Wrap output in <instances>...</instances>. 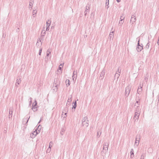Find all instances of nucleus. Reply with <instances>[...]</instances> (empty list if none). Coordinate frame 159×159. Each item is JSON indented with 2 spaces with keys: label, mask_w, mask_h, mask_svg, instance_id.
I'll use <instances>...</instances> for the list:
<instances>
[{
  "label": "nucleus",
  "mask_w": 159,
  "mask_h": 159,
  "mask_svg": "<svg viewBox=\"0 0 159 159\" xmlns=\"http://www.w3.org/2000/svg\"><path fill=\"white\" fill-rule=\"evenodd\" d=\"M54 82L52 87L53 90L55 92L57 91V87L59 86L60 84V81L58 79H54Z\"/></svg>",
  "instance_id": "1"
},
{
  "label": "nucleus",
  "mask_w": 159,
  "mask_h": 159,
  "mask_svg": "<svg viewBox=\"0 0 159 159\" xmlns=\"http://www.w3.org/2000/svg\"><path fill=\"white\" fill-rule=\"evenodd\" d=\"M108 146L109 144L108 143H105V144L104 145L103 148V150L101 152L102 154L104 153L105 154L107 152Z\"/></svg>",
  "instance_id": "2"
},
{
  "label": "nucleus",
  "mask_w": 159,
  "mask_h": 159,
  "mask_svg": "<svg viewBox=\"0 0 159 159\" xmlns=\"http://www.w3.org/2000/svg\"><path fill=\"white\" fill-rule=\"evenodd\" d=\"M140 39H139V40L138 42V44L137 45V47L136 48V50L138 52H140L142 50L143 48V46L142 44H140L139 41H140Z\"/></svg>",
  "instance_id": "3"
},
{
  "label": "nucleus",
  "mask_w": 159,
  "mask_h": 159,
  "mask_svg": "<svg viewBox=\"0 0 159 159\" xmlns=\"http://www.w3.org/2000/svg\"><path fill=\"white\" fill-rule=\"evenodd\" d=\"M131 87L130 86H128L125 88V96L128 97L130 92Z\"/></svg>",
  "instance_id": "4"
},
{
  "label": "nucleus",
  "mask_w": 159,
  "mask_h": 159,
  "mask_svg": "<svg viewBox=\"0 0 159 159\" xmlns=\"http://www.w3.org/2000/svg\"><path fill=\"white\" fill-rule=\"evenodd\" d=\"M140 139V134H137L135 138V144L137 146H138L139 144V141Z\"/></svg>",
  "instance_id": "5"
},
{
  "label": "nucleus",
  "mask_w": 159,
  "mask_h": 159,
  "mask_svg": "<svg viewBox=\"0 0 159 159\" xmlns=\"http://www.w3.org/2000/svg\"><path fill=\"white\" fill-rule=\"evenodd\" d=\"M30 117V116L28 115H26L25 117L23 119V125H26L28 123Z\"/></svg>",
  "instance_id": "6"
},
{
  "label": "nucleus",
  "mask_w": 159,
  "mask_h": 159,
  "mask_svg": "<svg viewBox=\"0 0 159 159\" xmlns=\"http://www.w3.org/2000/svg\"><path fill=\"white\" fill-rule=\"evenodd\" d=\"M136 111L134 113V119L135 121H137L139 118V114H138V111H137V110H136Z\"/></svg>",
  "instance_id": "7"
},
{
  "label": "nucleus",
  "mask_w": 159,
  "mask_h": 159,
  "mask_svg": "<svg viewBox=\"0 0 159 159\" xmlns=\"http://www.w3.org/2000/svg\"><path fill=\"white\" fill-rule=\"evenodd\" d=\"M34 104L33 103L32 106V109L34 111H36L37 110V107L36 106L37 105V101L35 100L34 101Z\"/></svg>",
  "instance_id": "8"
},
{
  "label": "nucleus",
  "mask_w": 159,
  "mask_h": 159,
  "mask_svg": "<svg viewBox=\"0 0 159 159\" xmlns=\"http://www.w3.org/2000/svg\"><path fill=\"white\" fill-rule=\"evenodd\" d=\"M136 21V18L135 16L134 15H132L131 16V19L130 21V23H131V24H133Z\"/></svg>",
  "instance_id": "9"
},
{
  "label": "nucleus",
  "mask_w": 159,
  "mask_h": 159,
  "mask_svg": "<svg viewBox=\"0 0 159 159\" xmlns=\"http://www.w3.org/2000/svg\"><path fill=\"white\" fill-rule=\"evenodd\" d=\"M37 134L38 132L36 131V130H34L32 134H30V137L31 138H34Z\"/></svg>",
  "instance_id": "10"
},
{
  "label": "nucleus",
  "mask_w": 159,
  "mask_h": 159,
  "mask_svg": "<svg viewBox=\"0 0 159 159\" xmlns=\"http://www.w3.org/2000/svg\"><path fill=\"white\" fill-rule=\"evenodd\" d=\"M71 98H72V97L71 96L70 97H69V98L68 99V100L67 101L66 104V106L67 107H68V105H70L71 103V100H72Z\"/></svg>",
  "instance_id": "11"
},
{
  "label": "nucleus",
  "mask_w": 159,
  "mask_h": 159,
  "mask_svg": "<svg viewBox=\"0 0 159 159\" xmlns=\"http://www.w3.org/2000/svg\"><path fill=\"white\" fill-rule=\"evenodd\" d=\"M105 70H103L101 72L100 76V78L101 80H102L103 78L104 75H105Z\"/></svg>",
  "instance_id": "12"
},
{
  "label": "nucleus",
  "mask_w": 159,
  "mask_h": 159,
  "mask_svg": "<svg viewBox=\"0 0 159 159\" xmlns=\"http://www.w3.org/2000/svg\"><path fill=\"white\" fill-rule=\"evenodd\" d=\"M41 126L40 125H38L37 127L35 128V130H36V131L38 132V134L40 132L41 129Z\"/></svg>",
  "instance_id": "13"
},
{
  "label": "nucleus",
  "mask_w": 159,
  "mask_h": 159,
  "mask_svg": "<svg viewBox=\"0 0 159 159\" xmlns=\"http://www.w3.org/2000/svg\"><path fill=\"white\" fill-rule=\"evenodd\" d=\"M21 80L20 78L17 79L16 80V82L15 84L16 86H18V85H19L21 82Z\"/></svg>",
  "instance_id": "14"
},
{
  "label": "nucleus",
  "mask_w": 159,
  "mask_h": 159,
  "mask_svg": "<svg viewBox=\"0 0 159 159\" xmlns=\"http://www.w3.org/2000/svg\"><path fill=\"white\" fill-rule=\"evenodd\" d=\"M82 123H84V122H89L88 117L87 116L84 117L82 119Z\"/></svg>",
  "instance_id": "15"
},
{
  "label": "nucleus",
  "mask_w": 159,
  "mask_h": 159,
  "mask_svg": "<svg viewBox=\"0 0 159 159\" xmlns=\"http://www.w3.org/2000/svg\"><path fill=\"white\" fill-rule=\"evenodd\" d=\"M130 158H133L134 156V151L133 149V148H132L131 150V151L130 152Z\"/></svg>",
  "instance_id": "16"
},
{
  "label": "nucleus",
  "mask_w": 159,
  "mask_h": 159,
  "mask_svg": "<svg viewBox=\"0 0 159 159\" xmlns=\"http://www.w3.org/2000/svg\"><path fill=\"white\" fill-rule=\"evenodd\" d=\"M51 52L48 51V50H47V54L46 56L45 57V60L46 61H47L48 60V57H46L47 56H49V55L50 54Z\"/></svg>",
  "instance_id": "17"
},
{
  "label": "nucleus",
  "mask_w": 159,
  "mask_h": 159,
  "mask_svg": "<svg viewBox=\"0 0 159 159\" xmlns=\"http://www.w3.org/2000/svg\"><path fill=\"white\" fill-rule=\"evenodd\" d=\"M66 85L67 87H68L69 86L70 84V81L69 80H66Z\"/></svg>",
  "instance_id": "18"
},
{
  "label": "nucleus",
  "mask_w": 159,
  "mask_h": 159,
  "mask_svg": "<svg viewBox=\"0 0 159 159\" xmlns=\"http://www.w3.org/2000/svg\"><path fill=\"white\" fill-rule=\"evenodd\" d=\"M12 113L13 111L11 110L10 109L9 111V118H11L12 117Z\"/></svg>",
  "instance_id": "19"
},
{
  "label": "nucleus",
  "mask_w": 159,
  "mask_h": 159,
  "mask_svg": "<svg viewBox=\"0 0 159 159\" xmlns=\"http://www.w3.org/2000/svg\"><path fill=\"white\" fill-rule=\"evenodd\" d=\"M114 31H112L110 33L109 37L110 39L113 38L114 36Z\"/></svg>",
  "instance_id": "20"
},
{
  "label": "nucleus",
  "mask_w": 159,
  "mask_h": 159,
  "mask_svg": "<svg viewBox=\"0 0 159 159\" xmlns=\"http://www.w3.org/2000/svg\"><path fill=\"white\" fill-rule=\"evenodd\" d=\"M89 123L88 122H84V123H82V125L83 126H84L86 127H87L89 126Z\"/></svg>",
  "instance_id": "21"
},
{
  "label": "nucleus",
  "mask_w": 159,
  "mask_h": 159,
  "mask_svg": "<svg viewBox=\"0 0 159 159\" xmlns=\"http://www.w3.org/2000/svg\"><path fill=\"white\" fill-rule=\"evenodd\" d=\"M142 87L140 86V88L139 87L137 90V93H138L139 94V93L140 92H141L142 91Z\"/></svg>",
  "instance_id": "22"
},
{
  "label": "nucleus",
  "mask_w": 159,
  "mask_h": 159,
  "mask_svg": "<svg viewBox=\"0 0 159 159\" xmlns=\"http://www.w3.org/2000/svg\"><path fill=\"white\" fill-rule=\"evenodd\" d=\"M51 21L49 20L46 21V26H50Z\"/></svg>",
  "instance_id": "23"
},
{
  "label": "nucleus",
  "mask_w": 159,
  "mask_h": 159,
  "mask_svg": "<svg viewBox=\"0 0 159 159\" xmlns=\"http://www.w3.org/2000/svg\"><path fill=\"white\" fill-rule=\"evenodd\" d=\"M139 102H140L139 100L137 101L134 106H136L137 107H138L139 105Z\"/></svg>",
  "instance_id": "24"
},
{
  "label": "nucleus",
  "mask_w": 159,
  "mask_h": 159,
  "mask_svg": "<svg viewBox=\"0 0 159 159\" xmlns=\"http://www.w3.org/2000/svg\"><path fill=\"white\" fill-rule=\"evenodd\" d=\"M120 76V74L118 73H117L116 72V74H115L114 78L116 77L117 79L118 80Z\"/></svg>",
  "instance_id": "25"
},
{
  "label": "nucleus",
  "mask_w": 159,
  "mask_h": 159,
  "mask_svg": "<svg viewBox=\"0 0 159 159\" xmlns=\"http://www.w3.org/2000/svg\"><path fill=\"white\" fill-rule=\"evenodd\" d=\"M46 31L44 30H43L42 31L41 35L42 36H44L45 34Z\"/></svg>",
  "instance_id": "26"
},
{
  "label": "nucleus",
  "mask_w": 159,
  "mask_h": 159,
  "mask_svg": "<svg viewBox=\"0 0 159 159\" xmlns=\"http://www.w3.org/2000/svg\"><path fill=\"white\" fill-rule=\"evenodd\" d=\"M31 1L33 2V1L32 0H30V3H29V6H30L29 8H31L32 5H33Z\"/></svg>",
  "instance_id": "27"
},
{
  "label": "nucleus",
  "mask_w": 159,
  "mask_h": 159,
  "mask_svg": "<svg viewBox=\"0 0 159 159\" xmlns=\"http://www.w3.org/2000/svg\"><path fill=\"white\" fill-rule=\"evenodd\" d=\"M124 16V14H122V15L120 17V20H121V21H122V20H124L125 19V17L124 16Z\"/></svg>",
  "instance_id": "28"
},
{
  "label": "nucleus",
  "mask_w": 159,
  "mask_h": 159,
  "mask_svg": "<svg viewBox=\"0 0 159 159\" xmlns=\"http://www.w3.org/2000/svg\"><path fill=\"white\" fill-rule=\"evenodd\" d=\"M65 130L64 129H62L61 130V131L60 134L61 135H63V134L64 132L65 131Z\"/></svg>",
  "instance_id": "29"
},
{
  "label": "nucleus",
  "mask_w": 159,
  "mask_h": 159,
  "mask_svg": "<svg viewBox=\"0 0 159 159\" xmlns=\"http://www.w3.org/2000/svg\"><path fill=\"white\" fill-rule=\"evenodd\" d=\"M85 9L86 10H85V11H89L90 10L89 7V6L88 7V6H87Z\"/></svg>",
  "instance_id": "30"
},
{
  "label": "nucleus",
  "mask_w": 159,
  "mask_h": 159,
  "mask_svg": "<svg viewBox=\"0 0 159 159\" xmlns=\"http://www.w3.org/2000/svg\"><path fill=\"white\" fill-rule=\"evenodd\" d=\"M106 6L107 7V9H108L109 7V2H106Z\"/></svg>",
  "instance_id": "31"
},
{
  "label": "nucleus",
  "mask_w": 159,
  "mask_h": 159,
  "mask_svg": "<svg viewBox=\"0 0 159 159\" xmlns=\"http://www.w3.org/2000/svg\"><path fill=\"white\" fill-rule=\"evenodd\" d=\"M101 134V132H98L97 133V136L99 138L100 137Z\"/></svg>",
  "instance_id": "32"
},
{
  "label": "nucleus",
  "mask_w": 159,
  "mask_h": 159,
  "mask_svg": "<svg viewBox=\"0 0 159 159\" xmlns=\"http://www.w3.org/2000/svg\"><path fill=\"white\" fill-rule=\"evenodd\" d=\"M149 45H150V44L149 43V42H148L147 43V45H146V46H145L146 48H147V49L149 47Z\"/></svg>",
  "instance_id": "33"
},
{
  "label": "nucleus",
  "mask_w": 159,
  "mask_h": 159,
  "mask_svg": "<svg viewBox=\"0 0 159 159\" xmlns=\"http://www.w3.org/2000/svg\"><path fill=\"white\" fill-rule=\"evenodd\" d=\"M42 48H40V49L39 50V55H41V53H42Z\"/></svg>",
  "instance_id": "34"
},
{
  "label": "nucleus",
  "mask_w": 159,
  "mask_h": 159,
  "mask_svg": "<svg viewBox=\"0 0 159 159\" xmlns=\"http://www.w3.org/2000/svg\"><path fill=\"white\" fill-rule=\"evenodd\" d=\"M124 22V20H122V21H121V20H120L119 22V24H120V25H122V24H123V22Z\"/></svg>",
  "instance_id": "35"
},
{
  "label": "nucleus",
  "mask_w": 159,
  "mask_h": 159,
  "mask_svg": "<svg viewBox=\"0 0 159 159\" xmlns=\"http://www.w3.org/2000/svg\"><path fill=\"white\" fill-rule=\"evenodd\" d=\"M62 67L60 66H59L58 67V71H59V70H60V71H61L62 72Z\"/></svg>",
  "instance_id": "36"
},
{
  "label": "nucleus",
  "mask_w": 159,
  "mask_h": 159,
  "mask_svg": "<svg viewBox=\"0 0 159 159\" xmlns=\"http://www.w3.org/2000/svg\"><path fill=\"white\" fill-rule=\"evenodd\" d=\"M30 102H29V106H30L32 104V101L31 100L32 98H31L30 97Z\"/></svg>",
  "instance_id": "37"
},
{
  "label": "nucleus",
  "mask_w": 159,
  "mask_h": 159,
  "mask_svg": "<svg viewBox=\"0 0 159 159\" xmlns=\"http://www.w3.org/2000/svg\"><path fill=\"white\" fill-rule=\"evenodd\" d=\"M76 77H77V75L76 74L75 75H73L72 76V78H73V80H74V78H75V79H76Z\"/></svg>",
  "instance_id": "38"
},
{
  "label": "nucleus",
  "mask_w": 159,
  "mask_h": 159,
  "mask_svg": "<svg viewBox=\"0 0 159 159\" xmlns=\"http://www.w3.org/2000/svg\"><path fill=\"white\" fill-rule=\"evenodd\" d=\"M144 154H142L141 156V157L140 159H144Z\"/></svg>",
  "instance_id": "39"
},
{
  "label": "nucleus",
  "mask_w": 159,
  "mask_h": 159,
  "mask_svg": "<svg viewBox=\"0 0 159 159\" xmlns=\"http://www.w3.org/2000/svg\"><path fill=\"white\" fill-rule=\"evenodd\" d=\"M72 106H73V107H72V109H75L76 108L77 105H73Z\"/></svg>",
  "instance_id": "40"
},
{
  "label": "nucleus",
  "mask_w": 159,
  "mask_h": 159,
  "mask_svg": "<svg viewBox=\"0 0 159 159\" xmlns=\"http://www.w3.org/2000/svg\"><path fill=\"white\" fill-rule=\"evenodd\" d=\"M37 12V11H36V10H33V13H34V14H36Z\"/></svg>",
  "instance_id": "41"
},
{
  "label": "nucleus",
  "mask_w": 159,
  "mask_h": 159,
  "mask_svg": "<svg viewBox=\"0 0 159 159\" xmlns=\"http://www.w3.org/2000/svg\"><path fill=\"white\" fill-rule=\"evenodd\" d=\"M67 110V109H65L64 110L66 112H65L64 114V115L66 116V115H67V113L66 112L67 111L66 110Z\"/></svg>",
  "instance_id": "42"
},
{
  "label": "nucleus",
  "mask_w": 159,
  "mask_h": 159,
  "mask_svg": "<svg viewBox=\"0 0 159 159\" xmlns=\"http://www.w3.org/2000/svg\"><path fill=\"white\" fill-rule=\"evenodd\" d=\"M73 104H74V105H77L76 101H75V102H73Z\"/></svg>",
  "instance_id": "43"
},
{
  "label": "nucleus",
  "mask_w": 159,
  "mask_h": 159,
  "mask_svg": "<svg viewBox=\"0 0 159 159\" xmlns=\"http://www.w3.org/2000/svg\"><path fill=\"white\" fill-rule=\"evenodd\" d=\"M119 68H118V70L116 71L117 72H118V73H120L121 72V70H119Z\"/></svg>",
  "instance_id": "44"
},
{
  "label": "nucleus",
  "mask_w": 159,
  "mask_h": 159,
  "mask_svg": "<svg viewBox=\"0 0 159 159\" xmlns=\"http://www.w3.org/2000/svg\"><path fill=\"white\" fill-rule=\"evenodd\" d=\"M46 30L47 31H48L49 29V27L50 26H46Z\"/></svg>",
  "instance_id": "45"
},
{
  "label": "nucleus",
  "mask_w": 159,
  "mask_h": 159,
  "mask_svg": "<svg viewBox=\"0 0 159 159\" xmlns=\"http://www.w3.org/2000/svg\"><path fill=\"white\" fill-rule=\"evenodd\" d=\"M87 11H85L84 12V15L85 16H86V15L87 14Z\"/></svg>",
  "instance_id": "46"
},
{
  "label": "nucleus",
  "mask_w": 159,
  "mask_h": 159,
  "mask_svg": "<svg viewBox=\"0 0 159 159\" xmlns=\"http://www.w3.org/2000/svg\"><path fill=\"white\" fill-rule=\"evenodd\" d=\"M64 64V63L61 64L59 66H60L62 67L63 66Z\"/></svg>",
  "instance_id": "47"
},
{
  "label": "nucleus",
  "mask_w": 159,
  "mask_h": 159,
  "mask_svg": "<svg viewBox=\"0 0 159 159\" xmlns=\"http://www.w3.org/2000/svg\"><path fill=\"white\" fill-rule=\"evenodd\" d=\"M51 143V142H50V144H49V148H51V146H50V143Z\"/></svg>",
  "instance_id": "48"
},
{
  "label": "nucleus",
  "mask_w": 159,
  "mask_h": 159,
  "mask_svg": "<svg viewBox=\"0 0 159 159\" xmlns=\"http://www.w3.org/2000/svg\"><path fill=\"white\" fill-rule=\"evenodd\" d=\"M116 1L118 2H120L121 0H116Z\"/></svg>",
  "instance_id": "49"
},
{
  "label": "nucleus",
  "mask_w": 159,
  "mask_h": 159,
  "mask_svg": "<svg viewBox=\"0 0 159 159\" xmlns=\"http://www.w3.org/2000/svg\"><path fill=\"white\" fill-rule=\"evenodd\" d=\"M63 113H64V112L63 111L62 112V114H61L62 117L63 116H64Z\"/></svg>",
  "instance_id": "50"
},
{
  "label": "nucleus",
  "mask_w": 159,
  "mask_h": 159,
  "mask_svg": "<svg viewBox=\"0 0 159 159\" xmlns=\"http://www.w3.org/2000/svg\"><path fill=\"white\" fill-rule=\"evenodd\" d=\"M38 41H39L40 42H41V40L40 39H38Z\"/></svg>",
  "instance_id": "51"
},
{
  "label": "nucleus",
  "mask_w": 159,
  "mask_h": 159,
  "mask_svg": "<svg viewBox=\"0 0 159 159\" xmlns=\"http://www.w3.org/2000/svg\"><path fill=\"white\" fill-rule=\"evenodd\" d=\"M36 14H34V13H33V15L34 17H35V16H34Z\"/></svg>",
  "instance_id": "52"
},
{
  "label": "nucleus",
  "mask_w": 159,
  "mask_h": 159,
  "mask_svg": "<svg viewBox=\"0 0 159 159\" xmlns=\"http://www.w3.org/2000/svg\"><path fill=\"white\" fill-rule=\"evenodd\" d=\"M19 30V28H18L16 30V31H17H17H18Z\"/></svg>",
  "instance_id": "53"
},
{
  "label": "nucleus",
  "mask_w": 159,
  "mask_h": 159,
  "mask_svg": "<svg viewBox=\"0 0 159 159\" xmlns=\"http://www.w3.org/2000/svg\"><path fill=\"white\" fill-rule=\"evenodd\" d=\"M41 119H40V121L38 123H40V121H41Z\"/></svg>",
  "instance_id": "54"
},
{
  "label": "nucleus",
  "mask_w": 159,
  "mask_h": 159,
  "mask_svg": "<svg viewBox=\"0 0 159 159\" xmlns=\"http://www.w3.org/2000/svg\"><path fill=\"white\" fill-rule=\"evenodd\" d=\"M106 2H109V0H106Z\"/></svg>",
  "instance_id": "55"
},
{
  "label": "nucleus",
  "mask_w": 159,
  "mask_h": 159,
  "mask_svg": "<svg viewBox=\"0 0 159 159\" xmlns=\"http://www.w3.org/2000/svg\"><path fill=\"white\" fill-rule=\"evenodd\" d=\"M75 71H74L73 72V75H75Z\"/></svg>",
  "instance_id": "56"
},
{
  "label": "nucleus",
  "mask_w": 159,
  "mask_h": 159,
  "mask_svg": "<svg viewBox=\"0 0 159 159\" xmlns=\"http://www.w3.org/2000/svg\"><path fill=\"white\" fill-rule=\"evenodd\" d=\"M90 1H93V0H89Z\"/></svg>",
  "instance_id": "57"
},
{
  "label": "nucleus",
  "mask_w": 159,
  "mask_h": 159,
  "mask_svg": "<svg viewBox=\"0 0 159 159\" xmlns=\"http://www.w3.org/2000/svg\"><path fill=\"white\" fill-rule=\"evenodd\" d=\"M48 57L49 56H47L46 57H48Z\"/></svg>",
  "instance_id": "58"
},
{
  "label": "nucleus",
  "mask_w": 159,
  "mask_h": 159,
  "mask_svg": "<svg viewBox=\"0 0 159 159\" xmlns=\"http://www.w3.org/2000/svg\"><path fill=\"white\" fill-rule=\"evenodd\" d=\"M136 95H137V96H138V94H136Z\"/></svg>",
  "instance_id": "59"
},
{
  "label": "nucleus",
  "mask_w": 159,
  "mask_h": 159,
  "mask_svg": "<svg viewBox=\"0 0 159 159\" xmlns=\"http://www.w3.org/2000/svg\"><path fill=\"white\" fill-rule=\"evenodd\" d=\"M66 117L65 116H64V117H63V118H64L65 117Z\"/></svg>",
  "instance_id": "60"
},
{
  "label": "nucleus",
  "mask_w": 159,
  "mask_h": 159,
  "mask_svg": "<svg viewBox=\"0 0 159 159\" xmlns=\"http://www.w3.org/2000/svg\"><path fill=\"white\" fill-rule=\"evenodd\" d=\"M136 105H138V104L136 103Z\"/></svg>",
  "instance_id": "61"
}]
</instances>
